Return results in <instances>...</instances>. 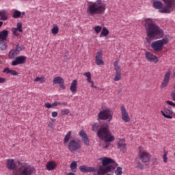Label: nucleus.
I'll return each mask as SVG.
<instances>
[{
    "instance_id": "nucleus-5",
    "label": "nucleus",
    "mask_w": 175,
    "mask_h": 175,
    "mask_svg": "<svg viewBox=\"0 0 175 175\" xmlns=\"http://www.w3.org/2000/svg\"><path fill=\"white\" fill-rule=\"evenodd\" d=\"M170 40V36H165L163 39L156 40L151 44V48L154 53H159L163 50V46L167 44Z\"/></svg>"
},
{
    "instance_id": "nucleus-54",
    "label": "nucleus",
    "mask_w": 175,
    "mask_h": 175,
    "mask_svg": "<svg viewBox=\"0 0 175 175\" xmlns=\"http://www.w3.org/2000/svg\"><path fill=\"white\" fill-rule=\"evenodd\" d=\"M90 84L92 88H96V86H95V85L94 84V81L90 82Z\"/></svg>"
},
{
    "instance_id": "nucleus-48",
    "label": "nucleus",
    "mask_w": 175,
    "mask_h": 175,
    "mask_svg": "<svg viewBox=\"0 0 175 175\" xmlns=\"http://www.w3.org/2000/svg\"><path fill=\"white\" fill-rule=\"evenodd\" d=\"M44 106L46 109H53V104H50V103H46Z\"/></svg>"
},
{
    "instance_id": "nucleus-37",
    "label": "nucleus",
    "mask_w": 175,
    "mask_h": 175,
    "mask_svg": "<svg viewBox=\"0 0 175 175\" xmlns=\"http://www.w3.org/2000/svg\"><path fill=\"white\" fill-rule=\"evenodd\" d=\"M83 76H85L87 77L88 83H91L92 82V80L91 79V72H84Z\"/></svg>"
},
{
    "instance_id": "nucleus-25",
    "label": "nucleus",
    "mask_w": 175,
    "mask_h": 175,
    "mask_svg": "<svg viewBox=\"0 0 175 175\" xmlns=\"http://www.w3.org/2000/svg\"><path fill=\"white\" fill-rule=\"evenodd\" d=\"M70 90L72 94H75L77 92V79H74L70 87Z\"/></svg>"
},
{
    "instance_id": "nucleus-59",
    "label": "nucleus",
    "mask_w": 175,
    "mask_h": 175,
    "mask_svg": "<svg viewBox=\"0 0 175 175\" xmlns=\"http://www.w3.org/2000/svg\"><path fill=\"white\" fill-rule=\"evenodd\" d=\"M153 161H154V162H157V161H158V159L155 158L154 159H153Z\"/></svg>"
},
{
    "instance_id": "nucleus-45",
    "label": "nucleus",
    "mask_w": 175,
    "mask_h": 175,
    "mask_svg": "<svg viewBox=\"0 0 175 175\" xmlns=\"http://www.w3.org/2000/svg\"><path fill=\"white\" fill-rule=\"evenodd\" d=\"M98 129H99V124L98 122H95L92 124V131L94 132L98 131Z\"/></svg>"
},
{
    "instance_id": "nucleus-17",
    "label": "nucleus",
    "mask_w": 175,
    "mask_h": 175,
    "mask_svg": "<svg viewBox=\"0 0 175 175\" xmlns=\"http://www.w3.org/2000/svg\"><path fill=\"white\" fill-rule=\"evenodd\" d=\"M23 49L19 45H17L15 49H12L9 53V58L11 59H14L17 55L20 54V51H21Z\"/></svg>"
},
{
    "instance_id": "nucleus-1",
    "label": "nucleus",
    "mask_w": 175,
    "mask_h": 175,
    "mask_svg": "<svg viewBox=\"0 0 175 175\" xmlns=\"http://www.w3.org/2000/svg\"><path fill=\"white\" fill-rule=\"evenodd\" d=\"M5 166L8 170H15L14 175H32L35 167L27 163H20L17 167V163L13 159L6 160Z\"/></svg>"
},
{
    "instance_id": "nucleus-47",
    "label": "nucleus",
    "mask_w": 175,
    "mask_h": 175,
    "mask_svg": "<svg viewBox=\"0 0 175 175\" xmlns=\"http://www.w3.org/2000/svg\"><path fill=\"white\" fill-rule=\"evenodd\" d=\"M165 103L166 105H168V106H172V107H175V103L173 101L166 100Z\"/></svg>"
},
{
    "instance_id": "nucleus-56",
    "label": "nucleus",
    "mask_w": 175,
    "mask_h": 175,
    "mask_svg": "<svg viewBox=\"0 0 175 175\" xmlns=\"http://www.w3.org/2000/svg\"><path fill=\"white\" fill-rule=\"evenodd\" d=\"M67 175H76V174L73 172H69L68 174H67Z\"/></svg>"
},
{
    "instance_id": "nucleus-29",
    "label": "nucleus",
    "mask_w": 175,
    "mask_h": 175,
    "mask_svg": "<svg viewBox=\"0 0 175 175\" xmlns=\"http://www.w3.org/2000/svg\"><path fill=\"white\" fill-rule=\"evenodd\" d=\"M33 81L35 83H40V84H43L44 83H46V77L44 76L41 77H36Z\"/></svg>"
},
{
    "instance_id": "nucleus-8",
    "label": "nucleus",
    "mask_w": 175,
    "mask_h": 175,
    "mask_svg": "<svg viewBox=\"0 0 175 175\" xmlns=\"http://www.w3.org/2000/svg\"><path fill=\"white\" fill-rule=\"evenodd\" d=\"M165 6L163 7V3H162V2L159 1H155L153 2V8H154V9H157L158 10H159L160 13H165L166 14H169V13H172V12H173V10H174L175 9V5L174 8H172V9H171L169 11H166L167 10V5L166 3H165Z\"/></svg>"
},
{
    "instance_id": "nucleus-18",
    "label": "nucleus",
    "mask_w": 175,
    "mask_h": 175,
    "mask_svg": "<svg viewBox=\"0 0 175 175\" xmlns=\"http://www.w3.org/2000/svg\"><path fill=\"white\" fill-rule=\"evenodd\" d=\"M65 79L62 77H55L53 80V84H59L62 90H65L66 87L64 85Z\"/></svg>"
},
{
    "instance_id": "nucleus-19",
    "label": "nucleus",
    "mask_w": 175,
    "mask_h": 175,
    "mask_svg": "<svg viewBox=\"0 0 175 175\" xmlns=\"http://www.w3.org/2000/svg\"><path fill=\"white\" fill-rule=\"evenodd\" d=\"M79 170L81 173H95V172H96V168L83 165L79 166Z\"/></svg>"
},
{
    "instance_id": "nucleus-20",
    "label": "nucleus",
    "mask_w": 175,
    "mask_h": 175,
    "mask_svg": "<svg viewBox=\"0 0 175 175\" xmlns=\"http://www.w3.org/2000/svg\"><path fill=\"white\" fill-rule=\"evenodd\" d=\"M102 58H103V52H102V50H100L96 53V57H95V62L96 65H98V66L105 65V62H103Z\"/></svg>"
},
{
    "instance_id": "nucleus-58",
    "label": "nucleus",
    "mask_w": 175,
    "mask_h": 175,
    "mask_svg": "<svg viewBox=\"0 0 175 175\" xmlns=\"http://www.w3.org/2000/svg\"><path fill=\"white\" fill-rule=\"evenodd\" d=\"M3 25V22L0 21V27H2Z\"/></svg>"
},
{
    "instance_id": "nucleus-31",
    "label": "nucleus",
    "mask_w": 175,
    "mask_h": 175,
    "mask_svg": "<svg viewBox=\"0 0 175 175\" xmlns=\"http://www.w3.org/2000/svg\"><path fill=\"white\" fill-rule=\"evenodd\" d=\"M109 33H110L109 29H107V28L106 27H103L101 30V33H100L99 38H103V36L106 38V36H107Z\"/></svg>"
},
{
    "instance_id": "nucleus-26",
    "label": "nucleus",
    "mask_w": 175,
    "mask_h": 175,
    "mask_svg": "<svg viewBox=\"0 0 175 175\" xmlns=\"http://www.w3.org/2000/svg\"><path fill=\"white\" fill-rule=\"evenodd\" d=\"M46 167L49 171L54 170V169L57 167V163H55L54 161H49L47 163Z\"/></svg>"
},
{
    "instance_id": "nucleus-14",
    "label": "nucleus",
    "mask_w": 175,
    "mask_h": 175,
    "mask_svg": "<svg viewBox=\"0 0 175 175\" xmlns=\"http://www.w3.org/2000/svg\"><path fill=\"white\" fill-rule=\"evenodd\" d=\"M172 76V71L168 70L164 75V77L163 79V81L161 84V88H166L167 85H169V83L170 82V77Z\"/></svg>"
},
{
    "instance_id": "nucleus-28",
    "label": "nucleus",
    "mask_w": 175,
    "mask_h": 175,
    "mask_svg": "<svg viewBox=\"0 0 175 175\" xmlns=\"http://www.w3.org/2000/svg\"><path fill=\"white\" fill-rule=\"evenodd\" d=\"M3 72L7 73V75H12V76H17L18 75V72H17L16 70H10L9 68H4Z\"/></svg>"
},
{
    "instance_id": "nucleus-22",
    "label": "nucleus",
    "mask_w": 175,
    "mask_h": 175,
    "mask_svg": "<svg viewBox=\"0 0 175 175\" xmlns=\"http://www.w3.org/2000/svg\"><path fill=\"white\" fill-rule=\"evenodd\" d=\"M118 147L119 150L125 152L126 151V144L125 143V139H119L118 142Z\"/></svg>"
},
{
    "instance_id": "nucleus-43",
    "label": "nucleus",
    "mask_w": 175,
    "mask_h": 175,
    "mask_svg": "<svg viewBox=\"0 0 175 175\" xmlns=\"http://www.w3.org/2000/svg\"><path fill=\"white\" fill-rule=\"evenodd\" d=\"M70 113V110L69 109H62L61 110V114L62 116H68Z\"/></svg>"
},
{
    "instance_id": "nucleus-10",
    "label": "nucleus",
    "mask_w": 175,
    "mask_h": 175,
    "mask_svg": "<svg viewBox=\"0 0 175 175\" xmlns=\"http://www.w3.org/2000/svg\"><path fill=\"white\" fill-rule=\"evenodd\" d=\"M160 113H161V116L164 118H167V120H172L173 116H175L174 111H173V109L170 107H164L163 110H161Z\"/></svg>"
},
{
    "instance_id": "nucleus-40",
    "label": "nucleus",
    "mask_w": 175,
    "mask_h": 175,
    "mask_svg": "<svg viewBox=\"0 0 175 175\" xmlns=\"http://www.w3.org/2000/svg\"><path fill=\"white\" fill-rule=\"evenodd\" d=\"M94 31L96 32V33H100V32H102V26H95L93 27Z\"/></svg>"
},
{
    "instance_id": "nucleus-35",
    "label": "nucleus",
    "mask_w": 175,
    "mask_h": 175,
    "mask_svg": "<svg viewBox=\"0 0 175 175\" xmlns=\"http://www.w3.org/2000/svg\"><path fill=\"white\" fill-rule=\"evenodd\" d=\"M162 158L163 163H167V151L165 149H163V154L162 156Z\"/></svg>"
},
{
    "instance_id": "nucleus-57",
    "label": "nucleus",
    "mask_w": 175,
    "mask_h": 175,
    "mask_svg": "<svg viewBox=\"0 0 175 175\" xmlns=\"http://www.w3.org/2000/svg\"><path fill=\"white\" fill-rule=\"evenodd\" d=\"M23 16H25V12H21V18H23Z\"/></svg>"
},
{
    "instance_id": "nucleus-55",
    "label": "nucleus",
    "mask_w": 175,
    "mask_h": 175,
    "mask_svg": "<svg viewBox=\"0 0 175 175\" xmlns=\"http://www.w3.org/2000/svg\"><path fill=\"white\" fill-rule=\"evenodd\" d=\"M107 144H105V146L104 147V148H107L109 147V146H110V144H109V142H106Z\"/></svg>"
},
{
    "instance_id": "nucleus-33",
    "label": "nucleus",
    "mask_w": 175,
    "mask_h": 175,
    "mask_svg": "<svg viewBox=\"0 0 175 175\" xmlns=\"http://www.w3.org/2000/svg\"><path fill=\"white\" fill-rule=\"evenodd\" d=\"M52 35H57L58 32H59V28H58V25H53V27L51 29Z\"/></svg>"
},
{
    "instance_id": "nucleus-7",
    "label": "nucleus",
    "mask_w": 175,
    "mask_h": 175,
    "mask_svg": "<svg viewBox=\"0 0 175 175\" xmlns=\"http://www.w3.org/2000/svg\"><path fill=\"white\" fill-rule=\"evenodd\" d=\"M98 117L99 120L110 122L113 120V112H111L110 108H105L98 113Z\"/></svg>"
},
{
    "instance_id": "nucleus-52",
    "label": "nucleus",
    "mask_w": 175,
    "mask_h": 175,
    "mask_svg": "<svg viewBox=\"0 0 175 175\" xmlns=\"http://www.w3.org/2000/svg\"><path fill=\"white\" fill-rule=\"evenodd\" d=\"M3 83H6V79L0 77V83L3 84Z\"/></svg>"
},
{
    "instance_id": "nucleus-16",
    "label": "nucleus",
    "mask_w": 175,
    "mask_h": 175,
    "mask_svg": "<svg viewBox=\"0 0 175 175\" xmlns=\"http://www.w3.org/2000/svg\"><path fill=\"white\" fill-rule=\"evenodd\" d=\"M27 62V57L24 55L16 57L14 60L12 61V66H17V65H23Z\"/></svg>"
},
{
    "instance_id": "nucleus-39",
    "label": "nucleus",
    "mask_w": 175,
    "mask_h": 175,
    "mask_svg": "<svg viewBox=\"0 0 175 175\" xmlns=\"http://www.w3.org/2000/svg\"><path fill=\"white\" fill-rule=\"evenodd\" d=\"M55 122V119L51 118L48 123V127H49L51 129H54Z\"/></svg>"
},
{
    "instance_id": "nucleus-3",
    "label": "nucleus",
    "mask_w": 175,
    "mask_h": 175,
    "mask_svg": "<svg viewBox=\"0 0 175 175\" xmlns=\"http://www.w3.org/2000/svg\"><path fill=\"white\" fill-rule=\"evenodd\" d=\"M105 12H106L105 0H96V2H90L88 4L86 13L90 17L105 14Z\"/></svg>"
},
{
    "instance_id": "nucleus-21",
    "label": "nucleus",
    "mask_w": 175,
    "mask_h": 175,
    "mask_svg": "<svg viewBox=\"0 0 175 175\" xmlns=\"http://www.w3.org/2000/svg\"><path fill=\"white\" fill-rule=\"evenodd\" d=\"M79 136L81 137L82 142L84 144L88 147V146H90V138H88V135H87V133H85L84 130H81L79 132Z\"/></svg>"
},
{
    "instance_id": "nucleus-44",
    "label": "nucleus",
    "mask_w": 175,
    "mask_h": 175,
    "mask_svg": "<svg viewBox=\"0 0 175 175\" xmlns=\"http://www.w3.org/2000/svg\"><path fill=\"white\" fill-rule=\"evenodd\" d=\"M136 167L137 169H140V170H143L144 169V165L143 163H140V161H138L136 163Z\"/></svg>"
},
{
    "instance_id": "nucleus-24",
    "label": "nucleus",
    "mask_w": 175,
    "mask_h": 175,
    "mask_svg": "<svg viewBox=\"0 0 175 175\" xmlns=\"http://www.w3.org/2000/svg\"><path fill=\"white\" fill-rule=\"evenodd\" d=\"M100 161H102V164L104 167L110 165V163H114V160L108 157H103L100 159Z\"/></svg>"
},
{
    "instance_id": "nucleus-51",
    "label": "nucleus",
    "mask_w": 175,
    "mask_h": 175,
    "mask_svg": "<svg viewBox=\"0 0 175 175\" xmlns=\"http://www.w3.org/2000/svg\"><path fill=\"white\" fill-rule=\"evenodd\" d=\"M51 116H52V117H53V118H55V117H58V112L53 111L51 113Z\"/></svg>"
},
{
    "instance_id": "nucleus-36",
    "label": "nucleus",
    "mask_w": 175,
    "mask_h": 175,
    "mask_svg": "<svg viewBox=\"0 0 175 175\" xmlns=\"http://www.w3.org/2000/svg\"><path fill=\"white\" fill-rule=\"evenodd\" d=\"M13 18H20L21 17V12L15 10L12 14Z\"/></svg>"
},
{
    "instance_id": "nucleus-13",
    "label": "nucleus",
    "mask_w": 175,
    "mask_h": 175,
    "mask_svg": "<svg viewBox=\"0 0 175 175\" xmlns=\"http://www.w3.org/2000/svg\"><path fill=\"white\" fill-rule=\"evenodd\" d=\"M120 113L122 115V120L124 122H131V117L129 116V113L128 110H126V107L125 106L122 105L120 107Z\"/></svg>"
},
{
    "instance_id": "nucleus-27",
    "label": "nucleus",
    "mask_w": 175,
    "mask_h": 175,
    "mask_svg": "<svg viewBox=\"0 0 175 175\" xmlns=\"http://www.w3.org/2000/svg\"><path fill=\"white\" fill-rule=\"evenodd\" d=\"M8 36H9V31L3 30L0 32V40H6Z\"/></svg>"
},
{
    "instance_id": "nucleus-2",
    "label": "nucleus",
    "mask_w": 175,
    "mask_h": 175,
    "mask_svg": "<svg viewBox=\"0 0 175 175\" xmlns=\"http://www.w3.org/2000/svg\"><path fill=\"white\" fill-rule=\"evenodd\" d=\"M144 27L146 31L148 43H150L151 39H161L163 38V29L157 25L151 18L145 19Z\"/></svg>"
},
{
    "instance_id": "nucleus-23",
    "label": "nucleus",
    "mask_w": 175,
    "mask_h": 175,
    "mask_svg": "<svg viewBox=\"0 0 175 175\" xmlns=\"http://www.w3.org/2000/svg\"><path fill=\"white\" fill-rule=\"evenodd\" d=\"M163 1L167 5L165 12H169L175 6V0H163Z\"/></svg>"
},
{
    "instance_id": "nucleus-4",
    "label": "nucleus",
    "mask_w": 175,
    "mask_h": 175,
    "mask_svg": "<svg viewBox=\"0 0 175 175\" xmlns=\"http://www.w3.org/2000/svg\"><path fill=\"white\" fill-rule=\"evenodd\" d=\"M97 136L101 140H104L105 143H111V142H114V140H116L114 136L111 135L109 126L107 124L102 125L98 129L97 131Z\"/></svg>"
},
{
    "instance_id": "nucleus-49",
    "label": "nucleus",
    "mask_w": 175,
    "mask_h": 175,
    "mask_svg": "<svg viewBox=\"0 0 175 175\" xmlns=\"http://www.w3.org/2000/svg\"><path fill=\"white\" fill-rule=\"evenodd\" d=\"M8 17H9V15H8V14H7V15H3V16H1V20L2 21H6V20H8Z\"/></svg>"
},
{
    "instance_id": "nucleus-6",
    "label": "nucleus",
    "mask_w": 175,
    "mask_h": 175,
    "mask_svg": "<svg viewBox=\"0 0 175 175\" xmlns=\"http://www.w3.org/2000/svg\"><path fill=\"white\" fill-rule=\"evenodd\" d=\"M138 159L142 163L148 166L150 162H151V154L146 150H142V146H140L138 151Z\"/></svg>"
},
{
    "instance_id": "nucleus-34",
    "label": "nucleus",
    "mask_w": 175,
    "mask_h": 175,
    "mask_svg": "<svg viewBox=\"0 0 175 175\" xmlns=\"http://www.w3.org/2000/svg\"><path fill=\"white\" fill-rule=\"evenodd\" d=\"M70 167L72 172H76V170H77V162L72 161L70 165Z\"/></svg>"
},
{
    "instance_id": "nucleus-32",
    "label": "nucleus",
    "mask_w": 175,
    "mask_h": 175,
    "mask_svg": "<svg viewBox=\"0 0 175 175\" xmlns=\"http://www.w3.org/2000/svg\"><path fill=\"white\" fill-rule=\"evenodd\" d=\"M8 47V42L6 40H0V49L5 50Z\"/></svg>"
},
{
    "instance_id": "nucleus-38",
    "label": "nucleus",
    "mask_w": 175,
    "mask_h": 175,
    "mask_svg": "<svg viewBox=\"0 0 175 175\" xmlns=\"http://www.w3.org/2000/svg\"><path fill=\"white\" fill-rule=\"evenodd\" d=\"M68 103H59V102H55L52 103V107H57V106H67Z\"/></svg>"
},
{
    "instance_id": "nucleus-53",
    "label": "nucleus",
    "mask_w": 175,
    "mask_h": 175,
    "mask_svg": "<svg viewBox=\"0 0 175 175\" xmlns=\"http://www.w3.org/2000/svg\"><path fill=\"white\" fill-rule=\"evenodd\" d=\"M171 97L173 99V100L175 102V92H172L171 93Z\"/></svg>"
},
{
    "instance_id": "nucleus-41",
    "label": "nucleus",
    "mask_w": 175,
    "mask_h": 175,
    "mask_svg": "<svg viewBox=\"0 0 175 175\" xmlns=\"http://www.w3.org/2000/svg\"><path fill=\"white\" fill-rule=\"evenodd\" d=\"M16 29H17L18 32H23V23L20 22L18 23L16 25Z\"/></svg>"
},
{
    "instance_id": "nucleus-12",
    "label": "nucleus",
    "mask_w": 175,
    "mask_h": 175,
    "mask_svg": "<svg viewBox=\"0 0 175 175\" xmlns=\"http://www.w3.org/2000/svg\"><path fill=\"white\" fill-rule=\"evenodd\" d=\"M116 169V166L114 165H109L107 167L100 165L97 170V175H104L109 172H111V170H114Z\"/></svg>"
},
{
    "instance_id": "nucleus-42",
    "label": "nucleus",
    "mask_w": 175,
    "mask_h": 175,
    "mask_svg": "<svg viewBox=\"0 0 175 175\" xmlns=\"http://www.w3.org/2000/svg\"><path fill=\"white\" fill-rule=\"evenodd\" d=\"M116 175H122V167H118L115 171Z\"/></svg>"
},
{
    "instance_id": "nucleus-30",
    "label": "nucleus",
    "mask_w": 175,
    "mask_h": 175,
    "mask_svg": "<svg viewBox=\"0 0 175 175\" xmlns=\"http://www.w3.org/2000/svg\"><path fill=\"white\" fill-rule=\"evenodd\" d=\"M72 137V131H68L64 138V144H68L69 143V140H70V137Z\"/></svg>"
},
{
    "instance_id": "nucleus-11",
    "label": "nucleus",
    "mask_w": 175,
    "mask_h": 175,
    "mask_svg": "<svg viewBox=\"0 0 175 175\" xmlns=\"http://www.w3.org/2000/svg\"><path fill=\"white\" fill-rule=\"evenodd\" d=\"M118 60H116L113 63L114 70L116 71L113 77V81H120L121 80V66L118 65Z\"/></svg>"
},
{
    "instance_id": "nucleus-46",
    "label": "nucleus",
    "mask_w": 175,
    "mask_h": 175,
    "mask_svg": "<svg viewBox=\"0 0 175 175\" xmlns=\"http://www.w3.org/2000/svg\"><path fill=\"white\" fill-rule=\"evenodd\" d=\"M18 30L16 28L12 29V32L14 35V36H19L20 33H18Z\"/></svg>"
},
{
    "instance_id": "nucleus-9",
    "label": "nucleus",
    "mask_w": 175,
    "mask_h": 175,
    "mask_svg": "<svg viewBox=\"0 0 175 175\" xmlns=\"http://www.w3.org/2000/svg\"><path fill=\"white\" fill-rule=\"evenodd\" d=\"M81 148V141L79 139H71L68 142V149L70 152H75Z\"/></svg>"
},
{
    "instance_id": "nucleus-50",
    "label": "nucleus",
    "mask_w": 175,
    "mask_h": 175,
    "mask_svg": "<svg viewBox=\"0 0 175 175\" xmlns=\"http://www.w3.org/2000/svg\"><path fill=\"white\" fill-rule=\"evenodd\" d=\"M8 14V12H6V10H3L1 11H0V16L2 17V16H6Z\"/></svg>"
},
{
    "instance_id": "nucleus-15",
    "label": "nucleus",
    "mask_w": 175,
    "mask_h": 175,
    "mask_svg": "<svg viewBox=\"0 0 175 175\" xmlns=\"http://www.w3.org/2000/svg\"><path fill=\"white\" fill-rule=\"evenodd\" d=\"M145 58L148 62H154V64H158V62H159V57L151 52L146 51L145 53Z\"/></svg>"
}]
</instances>
